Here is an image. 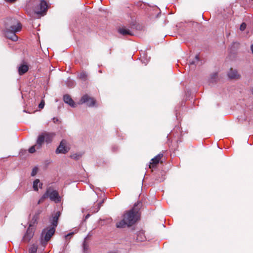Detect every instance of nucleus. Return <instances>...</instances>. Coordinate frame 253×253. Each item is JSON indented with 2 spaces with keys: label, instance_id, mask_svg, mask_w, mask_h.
Returning a JSON list of instances; mask_svg holds the SVG:
<instances>
[{
  "label": "nucleus",
  "instance_id": "f257e3e1",
  "mask_svg": "<svg viewBox=\"0 0 253 253\" xmlns=\"http://www.w3.org/2000/svg\"><path fill=\"white\" fill-rule=\"evenodd\" d=\"M142 206V203L141 202L135 203L132 209L124 214L123 219L116 223L117 227L125 228L126 226L133 225L139 217V210Z\"/></svg>",
  "mask_w": 253,
  "mask_h": 253
},
{
  "label": "nucleus",
  "instance_id": "f03ea898",
  "mask_svg": "<svg viewBox=\"0 0 253 253\" xmlns=\"http://www.w3.org/2000/svg\"><path fill=\"white\" fill-rule=\"evenodd\" d=\"M21 29V24L16 19L10 18L6 22L4 35L7 39L16 42L18 39L16 33L20 32Z\"/></svg>",
  "mask_w": 253,
  "mask_h": 253
},
{
  "label": "nucleus",
  "instance_id": "7ed1b4c3",
  "mask_svg": "<svg viewBox=\"0 0 253 253\" xmlns=\"http://www.w3.org/2000/svg\"><path fill=\"white\" fill-rule=\"evenodd\" d=\"M47 198H49L51 201H54L56 203H58L60 202V197L58 192L50 187L47 188L45 193L39 200L38 204L43 202Z\"/></svg>",
  "mask_w": 253,
  "mask_h": 253
},
{
  "label": "nucleus",
  "instance_id": "20e7f679",
  "mask_svg": "<svg viewBox=\"0 0 253 253\" xmlns=\"http://www.w3.org/2000/svg\"><path fill=\"white\" fill-rule=\"evenodd\" d=\"M54 227L49 226L44 229L41 235V242L42 244H46L55 233Z\"/></svg>",
  "mask_w": 253,
  "mask_h": 253
},
{
  "label": "nucleus",
  "instance_id": "39448f33",
  "mask_svg": "<svg viewBox=\"0 0 253 253\" xmlns=\"http://www.w3.org/2000/svg\"><path fill=\"white\" fill-rule=\"evenodd\" d=\"M38 219L37 216H34L32 219V221L30 223L29 227L27 230L26 233L24 234L23 238V241L26 243L29 242L31 239L33 238L34 235V230L33 226V224H35L37 222Z\"/></svg>",
  "mask_w": 253,
  "mask_h": 253
},
{
  "label": "nucleus",
  "instance_id": "423d86ee",
  "mask_svg": "<svg viewBox=\"0 0 253 253\" xmlns=\"http://www.w3.org/2000/svg\"><path fill=\"white\" fill-rule=\"evenodd\" d=\"M47 2L43 0H40L39 4L35 8V12L37 14H42L46 12L47 9Z\"/></svg>",
  "mask_w": 253,
  "mask_h": 253
},
{
  "label": "nucleus",
  "instance_id": "0eeeda50",
  "mask_svg": "<svg viewBox=\"0 0 253 253\" xmlns=\"http://www.w3.org/2000/svg\"><path fill=\"white\" fill-rule=\"evenodd\" d=\"M69 150V148L67 145V142L65 140H62L59 146L58 147L56 150L57 154H66Z\"/></svg>",
  "mask_w": 253,
  "mask_h": 253
},
{
  "label": "nucleus",
  "instance_id": "6e6552de",
  "mask_svg": "<svg viewBox=\"0 0 253 253\" xmlns=\"http://www.w3.org/2000/svg\"><path fill=\"white\" fill-rule=\"evenodd\" d=\"M80 102L81 103H86L88 106L91 107L95 105V100L93 98L90 97L87 95H84L82 97Z\"/></svg>",
  "mask_w": 253,
  "mask_h": 253
},
{
  "label": "nucleus",
  "instance_id": "1a4fd4ad",
  "mask_svg": "<svg viewBox=\"0 0 253 253\" xmlns=\"http://www.w3.org/2000/svg\"><path fill=\"white\" fill-rule=\"evenodd\" d=\"M61 215L60 211H57L54 214L52 215V217L50 219V222L51 224V227H54V228L57 226L58 220L59 216Z\"/></svg>",
  "mask_w": 253,
  "mask_h": 253
},
{
  "label": "nucleus",
  "instance_id": "9d476101",
  "mask_svg": "<svg viewBox=\"0 0 253 253\" xmlns=\"http://www.w3.org/2000/svg\"><path fill=\"white\" fill-rule=\"evenodd\" d=\"M162 157L163 154H159L155 158H153L150 163L149 168L151 169L156 167V165L159 163Z\"/></svg>",
  "mask_w": 253,
  "mask_h": 253
},
{
  "label": "nucleus",
  "instance_id": "9b49d317",
  "mask_svg": "<svg viewBox=\"0 0 253 253\" xmlns=\"http://www.w3.org/2000/svg\"><path fill=\"white\" fill-rule=\"evenodd\" d=\"M118 32L124 36H132L133 35L132 32L125 27L120 28L118 29Z\"/></svg>",
  "mask_w": 253,
  "mask_h": 253
},
{
  "label": "nucleus",
  "instance_id": "f8f14e48",
  "mask_svg": "<svg viewBox=\"0 0 253 253\" xmlns=\"http://www.w3.org/2000/svg\"><path fill=\"white\" fill-rule=\"evenodd\" d=\"M63 99L64 101L66 103L69 104L70 106L72 107H75L76 106V103L74 102L70 95L68 94L64 95Z\"/></svg>",
  "mask_w": 253,
  "mask_h": 253
},
{
  "label": "nucleus",
  "instance_id": "ddd939ff",
  "mask_svg": "<svg viewBox=\"0 0 253 253\" xmlns=\"http://www.w3.org/2000/svg\"><path fill=\"white\" fill-rule=\"evenodd\" d=\"M44 135V138H45V141L46 143H49L51 142L52 139L55 136L54 133L44 132L42 133Z\"/></svg>",
  "mask_w": 253,
  "mask_h": 253
},
{
  "label": "nucleus",
  "instance_id": "4468645a",
  "mask_svg": "<svg viewBox=\"0 0 253 253\" xmlns=\"http://www.w3.org/2000/svg\"><path fill=\"white\" fill-rule=\"evenodd\" d=\"M45 141V138H44V135H43V133L40 134L37 139V149H40L42 147V145L44 141Z\"/></svg>",
  "mask_w": 253,
  "mask_h": 253
},
{
  "label": "nucleus",
  "instance_id": "2eb2a0df",
  "mask_svg": "<svg viewBox=\"0 0 253 253\" xmlns=\"http://www.w3.org/2000/svg\"><path fill=\"white\" fill-rule=\"evenodd\" d=\"M228 77L231 79H238L239 78V75L236 70L231 69L228 73Z\"/></svg>",
  "mask_w": 253,
  "mask_h": 253
},
{
  "label": "nucleus",
  "instance_id": "dca6fc26",
  "mask_svg": "<svg viewBox=\"0 0 253 253\" xmlns=\"http://www.w3.org/2000/svg\"><path fill=\"white\" fill-rule=\"evenodd\" d=\"M29 70V67L26 64H21L18 68V73L20 75L26 73Z\"/></svg>",
  "mask_w": 253,
  "mask_h": 253
},
{
  "label": "nucleus",
  "instance_id": "f3484780",
  "mask_svg": "<svg viewBox=\"0 0 253 253\" xmlns=\"http://www.w3.org/2000/svg\"><path fill=\"white\" fill-rule=\"evenodd\" d=\"M42 184L40 182V181L39 179H36L34 182H33V188L35 191H38V187L42 188Z\"/></svg>",
  "mask_w": 253,
  "mask_h": 253
},
{
  "label": "nucleus",
  "instance_id": "a211bd4d",
  "mask_svg": "<svg viewBox=\"0 0 253 253\" xmlns=\"http://www.w3.org/2000/svg\"><path fill=\"white\" fill-rule=\"evenodd\" d=\"M38 246L36 245H33L29 249V253H37Z\"/></svg>",
  "mask_w": 253,
  "mask_h": 253
},
{
  "label": "nucleus",
  "instance_id": "6ab92c4d",
  "mask_svg": "<svg viewBox=\"0 0 253 253\" xmlns=\"http://www.w3.org/2000/svg\"><path fill=\"white\" fill-rule=\"evenodd\" d=\"M83 249H84V252H85L86 251H87L88 248V244L86 243L85 241H84V242L83 243Z\"/></svg>",
  "mask_w": 253,
  "mask_h": 253
},
{
  "label": "nucleus",
  "instance_id": "aec40b11",
  "mask_svg": "<svg viewBox=\"0 0 253 253\" xmlns=\"http://www.w3.org/2000/svg\"><path fill=\"white\" fill-rule=\"evenodd\" d=\"M79 78L83 80H85L86 75V74L84 72L80 73L79 75Z\"/></svg>",
  "mask_w": 253,
  "mask_h": 253
},
{
  "label": "nucleus",
  "instance_id": "412c9836",
  "mask_svg": "<svg viewBox=\"0 0 253 253\" xmlns=\"http://www.w3.org/2000/svg\"><path fill=\"white\" fill-rule=\"evenodd\" d=\"M36 148L37 149V146L35 145V146H33L31 147H30L29 149V152L30 153H33L36 151Z\"/></svg>",
  "mask_w": 253,
  "mask_h": 253
},
{
  "label": "nucleus",
  "instance_id": "4be33fe9",
  "mask_svg": "<svg viewBox=\"0 0 253 253\" xmlns=\"http://www.w3.org/2000/svg\"><path fill=\"white\" fill-rule=\"evenodd\" d=\"M74 232H71L65 236V238L66 240H69L73 235Z\"/></svg>",
  "mask_w": 253,
  "mask_h": 253
},
{
  "label": "nucleus",
  "instance_id": "5701e85b",
  "mask_svg": "<svg viewBox=\"0 0 253 253\" xmlns=\"http://www.w3.org/2000/svg\"><path fill=\"white\" fill-rule=\"evenodd\" d=\"M38 172V168H35L33 169L32 171L31 172L32 176H35Z\"/></svg>",
  "mask_w": 253,
  "mask_h": 253
},
{
  "label": "nucleus",
  "instance_id": "b1692460",
  "mask_svg": "<svg viewBox=\"0 0 253 253\" xmlns=\"http://www.w3.org/2000/svg\"><path fill=\"white\" fill-rule=\"evenodd\" d=\"M67 84L68 86L72 87L74 85V83L72 81H68Z\"/></svg>",
  "mask_w": 253,
  "mask_h": 253
},
{
  "label": "nucleus",
  "instance_id": "393cba45",
  "mask_svg": "<svg viewBox=\"0 0 253 253\" xmlns=\"http://www.w3.org/2000/svg\"><path fill=\"white\" fill-rule=\"evenodd\" d=\"M246 28V24L245 23H243L240 26V29L241 31H244L245 30Z\"/></svg>",
  "mask_w": 253,
  "mask_h": 253
},
{
  "label": "nucleus",
  "instance_id": "a878e982",
  "mask_svg": "<svg viewBox=\"0 0 253 253\" xmlns=\"http://www.w3.org/2000/svg\"><path fill=\"white\" fill-rule=\"evenodd\" d=\"M200 60V57L198 55H197L195 56V61L192 62L191 63V66H192L193 64H194L196 62H198Z\"/></svg>",
  "mask_w": 253,
  "mask_h": 253
},
{
  "label": "nucleus",
  "instance_id": "bb28decb",
  "mask_svg": "<svg viewBox=\"0 0 253 253\" xmlns=\"http://www.w3.org/2000/svg\"><path fill=\"white\" fill-rule=\"evenodd\" d=\"M44 102L43 100H42L41 103L39 105V107L40 109H42L44 107Z\"/></svg>",
  "mask_w": 253,
  "mask_h": 253
},
{
  "label": "nucleus",
  "instance_id": "cd10ccee",
  "mask_svg": "<svg viewBox=\"0 0 253 253\" xmlns=\"http://www.w3.org/2000/svg\"><path fill=\"white\" fill-rule=\"evenodd\" d=\"M103 203V202L102 203H99L98 204V206H97V208H96V210L94 211V212H97L100 209V207L101 206V205H102V203Z\"/></svg>",
  "mask_w": 253,
  "mask_h": 253
},
{
  "label": "nucleus",
  "instance_id": "c85d7f7f",
  "mask_svg": "<svg viewBox=\"0 0 253 253\" xmlns=\"http://www.w3.org/2000/svg\"><path fill=\"white\" fill-rule=\"evenodd\" d=\"M5 0L7 2H14L16 0Z\"/></svg>",
  "mask_w": 253,
  "mask_h": 253
},
{
  "label": "nucleus",
  "instance_id": "c756f323",
  "mask_svg": "<svg viewBox=\"0 0 253 253\" xmlns=\"http://www.w3.org/2000/svg\"><path fill=\"white\" fill-rule=\"evenodd\" d=\"M251 49L252 52V53L253 54V44L251 45Z\"/></svg>",
  "mask_w": 253,
  "mask_h": 253
},
{
  "label": "nucleus",
  "instance_id": "7c9ffc66",
  "mask_svg": "<svg viewBox=\"0 0 253 253\" xmlns=\"http://www.w3.org/2000/svg\"><path fill=\"white\" fill-rule=\"evenodd\" d=\"M214 77L215 78V77L217 76V74H215L214 75Z\"/></svg>",
  "mask_w": 253,
  "mask_h": 253
},
{
  "label": "nucleus",
  "instance_id": "2f4dec72",
  "mask_svg": "<svg viewBox=\"0 0 253 253\" xmlns=\"http://www.w3.org/2000/svg\"><path fill=\"white\" fill-rule=\"evenodd\" d=\"M88 216H89V214L87 215L86 216V217H86V218H87V217H88Z\"/></svg>",
  "mask_w": 253,
  "mask_h": 253
},
{
  "label": "nucleus",
  "instance_id": "473e14b6",
  "mask_svg": "<svg viewBox=\"0 0 253 253\" xmlns=\"http://www.w3.org/2000/svg\"><path fill=\"white\" fill-rule=\"evenodd\" d=\"M252 94H253V88L252 89Z\"/></svg>",
  "mask_w": 253,
  "mask_h": 253
},
{
  "label": "nucleus",
  "instance_id": "72a5a7b5",
  "mask_svg": "<svg viewBox=\"0 0 253 253\" xmlns=\"http://www.w3.org/2000/svg\"><path fill=\"white\" fill-rule=\"evenodd\" d=\"M55 119H56V118H54L53 119V121H54V122H55Z\"/></svg>",
  "mask_w": 253,
  "mask_h": 253
},
{
  "label": "nucleus",
  "instance_id": "f704fd0d",
  "mask_svg": "<svg viewBox=\"0 0 253 253\" xmlns=\"http://www.w3.org/2000/svg\"><path fill=\"white\" fill-rule=\"evenodd\" d=\"M71 157H73L74 158H76V157H74V156H72Z\"/></svg>",
  "mask_w": 253,
  "mask_h": 253
},
{
  "label": "nucleus",
  "instance_id": "c9c22d12",
  "mask_svg": "<svg viewBox=\"0 0 253 253\" xmlns=\"http://www.w3.org/2000/svg\"><path fill=\"white\" fill-rule=\"evenodd\" d=\"M57 120H58V119H56L55 120V121H57Z\"/></svg>",
  "mask_w": 253,
  "mask_h": 253
}]
</instances>
